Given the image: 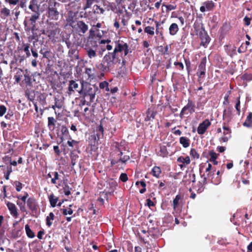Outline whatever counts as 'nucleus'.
I'll use <instances>...</instances> for the list:
<instances>
[{"mask_svg": "<svg viewBox=\"0 0 252 252\" xmlns=\"http://www.w3.org/2000/svg\"><path fill=\"white\" fill-rule=\"evenodd\" d=\"M193 27L195 32V34L197 35L205 31L203 24L200 21L196 20L194 23Z\"/></svg>", "mask_w": 252, "mask_h": 252, "instance_id": "obj_9", "label": "nucleus"}, {"mask_svg": "<svg viewBox=\"0 0 252 252\" xmlns=\"http://www.w3.org/2000/svg\"><path fill=\"white\" fill-rule=\"evenodd\" d=\"M160 24L158 22H156V33L157 34H160V35H162V32L159 31V26Z\"/></svg>", "mask_w": 252, "mask_h": 252, "instance_id": "obj_52", "label": "nucleus"}, {"mask_svg": "<svg viewBox=\"0 0 252 252\" xmlns=\"http://www.w3.org/2000/svg\"><path fill=\"white\" fill-rule=\"evenodd\" d=\"M99 87L101 89H105L106 91H109L108 83L106 81H103L99 84Z\"/></svg>", "mask_w": 252, "mask_h": 252, "instance_id": "obj_44", "label": "nucleus"}, {"mask_svg": "<svg viewBox=\"0 0 252 252\" xmlns=\"http://www.w3.org/2000/svg\"><path fill=\"white\" fill-rule=\"evenodd\" d=\"M169 31L170 35H175L179 31L178 25L176 23H172L169 28Z\"/></svg>", "mask_w": 252, "mask_h": 252, "instance_id": "obj_21", "label": "nucleus"}, {"mask_svg": "<svg viewBox=\"0 0 252 252\" xmlns=\"http://www.w3.org/2000/svg\"><path fill=\"white\" fill-rule=\"evenodd\" d=\"M7 207L10 212V214L14 218H17L18 214L17 212V209L15 205L12 203L8 202L6 204Z\"/></svg>", "mask_w": 252, "mask_h": 252, "instance_id": "obj_15", "label": "nucleus"}, {"mask_svg": "<svg viewBox=\"0 0 252 252\" xmlns=\"http://www.w3.org/2000/svg\"><path fill=\"white\" fill-rule=\"evenodd\" d=\"M196 74L198 76L197 81L200 85H201L206 74V60H202L200 63Z\"/></svg>", "mask_w": 252, "mask_h": 252, "instance_id": "obj_4", "label": "nucleus"}, {"mask_svg": "<svg viewBox=\"0 0 252 252\" xmlns=\"http://www.w3.org/2000/svg\"><path fill=\"white\" fill-rule=\"evenodd\" d=\"M126 43H124L122 41L118 40L115 42V46L114 51L111 52L116 56H118V53L121 52L124 49Z\"/></svg>", "mask_w": 252, "mask_h": 252, "instance_id": "obj_8", "label": "nucleus"}, {"mask_svg": "<svg viewBox=\"0 0 252 252\" xmlns=\"http://www.w3.org/2000/svg\"><path fill=\"white\" fill-rule=\"evenodd\" d=\"M78 142L74 140H71V141H67V144L69 147L72 148L74 147V149L73 151H75L79 148Z\"/></svg>", "mask_w": 252, "mask_h": 252, "instance_id": "obj_31", "label": "nucleus"}, {"mask_svg": "<svg viewBox=\"0 0 252 252\" xmlns=\"http://www.w3.org/2000/svg\"><path fill=\"white\" fill-rule=\"evenodd\" d=\"M29 8L33 12H39V7L38 5H29Z\"/></svg>", "mask_w": 252, "mask_h": 252, "instance_id": "obj_53", "label": "nucleus"}, {"mask_svg": "<svg viewBox=\"0 0 252 252\" xmlns=\"http://www.w3.org/2000/svg\"><path fill=\"white\" fill-rule=\"evenodd\" d=\"M154 30V27L148 26L145 28L144 31V32L147 33L148 34L153 36L155 33Z\"/></svg>", "mask_w": 252, "mask_h": 252, "instance_id": "obj_32", "label": "nucleus"}, {"mask_svg": "<svg viewBox=\"0 0 252 252\" xmlns=\"http://www.w3.org/2000/svg\"><path fill=\"white\" fill-rule=\"evenodd\" d=\"M85 50L87 55L90 60L94 59L97 57L96 50L87 46L85 48Z\"/></svg>", "mask_w": 252, "mask_h": 252, "instance_id": "obj_14", "label": "nucleus"}, {"mask_svg": "<svg viewBox=\"0 0 252 252\" xmlns=\"http://www.w3.org/2000/svg\"><path fill=\"white\" fill-rule=\"evenodd\" d=\"M240 97H239L237 98V102L235 105V108L237 110V111H238V114H240Z\"/></svg>", "mask_w": 252, "mask_h": 252, "instance_id": "obj_58", "label": "nucleus"}, {"mask_svg": "<svg viewBox=\"0 0 252 252\" xmlns=\"http://www.w3.org/2000/svg\"><path fill=\"white\" fill-rule=\"evenodd\" d=\"M71 188L68 185L65 184L63 188V192L65 195H69L71 194Z\"/></svg>", "mask_w": 252, "mask_h": 252, "instance_id": "obj_42", "label": "nucleus"}, {"mask_svg": "<svg viewBox=\"0 0 252 252\" xmlns=\"http://www.w3.org/2000/svg\"><path fill=\"white\" fill-rule=\"evenodd\" d=\"M165 6L167 9V11H171L172 10H174L176 8V6L172 5V4H169V5H165L164 4H162V6Z\"/></svg>", "mask_w": 252, "mask_h": 252, "instance_id": "obj_50", "label": "nucleus"}, {"mask_svg": "<svg viewBox=\"0 0 252 252\" xmlns=\"http://www.w3.org/2000/svg\"><path fill=\"white\" fill-rule=\"evenodd\" d=\"M68 54L70 55H74L76 59H78V52L74 48H70L68 51Z\"/></svg>", "mask_w": 252, "mask_h": 252, "instance_id": "obj_46", "label": "nucleus"}, {"mask_svg": "<svg viewBox=\"0 0 252 252\" xmlns=\"http://www.w3.org/2000/svg\"><path fill=\"white\" fill-rule=\"evenodd\" d=\"M6 111V108L2 105H0V117L3 116Z\"/></svg>", "mask_w": 252, "mask_h": 252, "instance_id": "obj_55", "label": "nucleus"}, {"mask_svg": "<svg viewBox=\"0 0 252 252\" xmlns=\"http://www.w3.org/2000/svg\"><path fill=\"white\" fill-rule=\"evenodd\" d=\"M56 120L53 117L48 118V126L50 131H54L55 128Z\"/></svg>", "mask_w": 252, "mask_h": 252, "instance_id": "obj_17", "label": "nucleus"}, {"mask_svg": "<svg viewBox=\"0 0 252 252\" xmlns=\"http://www.w3.org/2000/svg\"><path fill=\"white\" fill-rule=\"evenodd\" d=\"M168 153L167 152L166 147L165 146L160 147V151L159 154L160 156L164 157L167 156Z\"/></svg>", "mask_w": 252, "mask_h": 252, "instance_id": "obj_37", "label": "nucleus"}, {"mask_svg": "<svg viewBox=\"0 0 252 252\" xmlns=\"http://www.w3.org/2000/svg\"><path fill=\"white\" fill-rule=\"evenodd\" d=\"M23 47H24L23 50L26 53V57L29 58L31 56V53H30V52L29 50L30 44L28 43H27V44L24 43Z\"/></svg>", "mask_w": 252, "mask_h": 252, "instance_id": "obj_40", "label": "nucleus"}, {"mask_svg": "<svg viewBox=\"0 0 252 252\" xmlns=\"http://www.w3.org/2000/svg\"><path fill=\"white\" fill-rule=\"evenodd\" d=\"M232 110L231 108H228L225 109L223 113V119L226 120L228 122L230 121L231 119Z\"/></svg>", "mask_w": 252, "mask_h": 252, "instance_id": "obj_20", "label": "nucleus"}, {"mask_svg": "<svg viewBox=\"0 0 252 252\" xmlns=\"http://www.w3.org/2000/svg\"><path fill=\"white\" fill-rule=\"evenodd\" d=\"M244 21L245 22V25L246 26H249L251 23V19L248 17L247 16H246L244 19Z\"/></svg>", "mask_w": 252, "mask_h": 252, "instance_id": "obj_63", "label": "nucleus"}, {"mask_svg": "<svg viewBox=\"0 0 252 252\" xmlns=\"http://www.w3.org/2000/svg\"><path fill=\"white\" fill-rule=\"evenodd\" d=\"M189 154L193 159H198L200 158L199 154L195 149H191Z\"/></svg>", "mask_w": 252, "mask_h": 252, "instance_id": "obj_33", "label": "nucleus"}, {"mask_svg": "<svg viewBox=\"0 0 252 252\" xmlns=\"http://www.w3.org/2000/svg\"><path fill=\"white\" fill-rule=\"evenodd\" d=\"M96 1H97V0H86V2L83 9L85 10L88 8H91L94 2Z\"/></svg>", "mask_w": 252, "mask_h": 252, "instance_id": "obj_38", "label": "nucleus"}, {"mask_svg": "<svg viewBox=\"0 0 252 252\" xmlns=\"http://www.w3.org/2000/svg\"><path fill=\"white\" fill-rule=\"evenodd\" d=\"M152 174L157 178H159L161 173L160 168L158 166H154L151 171Z\"/></svg>", "mask_w": 252, "mask_h": 252, "instance_id": "obj_26", "label": "nucleus"}, {"mask_svg": "<svg viewBox=\"0 0 252 252\" xmlns=\"http://www.w3.org/2000/svg\"><path fill=\"white\" fill-rule=\"evenodd\" d=\"M55 105H53L52 107L53 109H55V108H61L63 106V102L62 101L59 99L58 98H55Z\"/></svg>", "mask_w": 252, "mask_h": 252, "instance_id": "obj_35", "label": "nucleus"}, {"mask_svg": "<svg viewBox=\"0 0 252 252\" xmlns=\"http://www.w3.org/2000/svg\"><path fill=\"white\" fill-rule=\"evenodd\" d=\"M218 154L215 153L214 151H211L209 153V156H210V161H212L217 159Z\"/></svg>", "mask_w": 252, "mask_h": 252, "instance_id": "obj_45", "label": "nucleus"}, {"mask_svg": "<svg viewBox=\"0 0 252 252\" xmlns=\"http://www.w3.org/2000/svg\"><path fill=\"white\" fill-rule=\"evenodd\" d=\"M52 174L54 178L51 179V183L53 184H56L57 180L59 179V175L57 172H52Z\"/></svg>", "mask_w": 252, "mask_h": 252, "instance_id": "obj_41", "label": "nucleus"}, {"mask_svg": "<svg viewBox=\"0 0 252 252\" xmlns=\"http://www.w3.org/2000/svg\"><path fill=\"white\" fill-rule=\"evenodd\" d=\"M34 13L32 15L30 20H37L39 18L40 13L39 12H34Z\"/></svg>", "mask_w": 252, "mask_h": 252, "instance_id": "obj_51", "label": "nucleus"}, {"mask_svg": "<svg viewBox=\"0 0 252 252\" xmlns=\"http://www.w3.org/2000/svg\"><path fill=\"white\" fill-rule=\"evenodd\" d=\"M211 125V122L209 120L206 119L200 123L197 128V132L199 134H203L207 128Z\"/></svg>", "mask_w": 252, "mask_h": 252, "instance_id": "obj_6", "label": "nucleus"}, {"mask_svg": "<svg viewBox=\"0 0 252 252\" xmlns=\"http://www.w3.org/2000/svg\"><path fill=\"white\" fill-rule=\"evenodd\" d=\"M82 99L81 100V103H82V105H85V104H86L87 105H91V103L92 102H91L90 100L89 101H87L86 100V98H84V96H83V95H82Z\"/></svg>", "mask_w": 252, "mask_h": 252, "instance_id": "obj_60", "label": "nucleus"}, {"mask_svg": "<svg viewBox=\"0 0 252 252\" xmlns=\"http://www.w3.org/2000/svg\"><path fill=\"white\" fill-rule=\"evenodd\" d=\"M37 30L36 25L35 26H32L31 28V31L32 33V34L33 35V37L32 39H34L36 36H37V34L35 33V31Z\"/></svg>", "mask_w": 252, "mask_h": 252, "instance_id": "obj_61", "label": "nucleus"}, {"mask_svg": "<svg viewBox=\"0 0 252 252\" xmlns=\"http://www.w3.org/2000/svg\"><path fill=\"white\" fill-rule=\"evenodd\" d=\"M49 199L51 206L52 207H55L58 200V197H55L53 194H52L49 196Z\"/></svg>", "mask_w": 252, "mask_h": 252, "instance_id": "obj_29", "label": "nucleus"}, {"mask_svg": "<svg viewBox=\"0 0 252 252\" xmlns=\"http://www.w3.org/2000/svg\"><path fill=\"white\" fill-rule=\"evenodd\" d=\"M94 13L95 14H103L104 10L97 5H94L93 7Z\"/></svg>", "mask_w": 252, "mask_h": 252, "instance_id": "obj_34", "label": "nucleus"}, {"mask_svg": "<svg viewBox=\"0 0 252 252\" xmlns=\"http://www.w3.org/2000/svg\"><path fill=\"white\" fill-rule=\"evenodd\" d=\"M223 129L224 130V131L223 132V134L224 135L229 134L230 133V129L228 127L223 126Z\"/></svg>", "mask_w": 252, "mask_h": 252, "instance_id": "obj_64", "label": "nucleus"}, {"mask_svg": "<svg viewBox=\"0 0 252 252\" xmlns=\"http://www.w3.org/2000/svg\"><path fill=\"white\" fill-rule=\"evenodd\" d=\"M214 172H209L207 173L206 177H207L210 183L215 185H219L221 182V178L220 177H217L216 179L214 180Z\"/></svg>", "mask_w": 252, "mask_h": 252, "instance_id": "obj_12", "label": "nucleus"}, {"mask_svg": "<svg viewBox=\"0 0 252 252\" xmlns=\"http://www.w3.org/2000/svg\"><path fill=\"white\" fill-rule=\"evenodd\" d=\"M17 204L19 206V207H20V210L22 211V212H25L26 209V207H25V203L23 202H21L20 201H17Z\"/></svg>", "mask_w": 252, "mask_h": 252, "instance_id": "obj_47", "label": "nucleus"}, {"mask_svg": "<svg viewBox=\"0 0 252 252\" xmlns=\"http://www.w3.org/2000/svg\"><path fill=\"white\" fill-rule=\"evenodd\" d=\"M120 179L123 182H126L128 180V177L126 173H122L120 177Z\"/></svg>", "mask_w": 252, "mask_h": 252, "instance_id": "obj_54", "label": "nucleus"}, {"mask_svg": "<svg viewBox=\"0 0 252 252\" xmlns=\"http://www.w3.org/2000/svg\"><path fill=\"white\" fill-rule=\"evenodd\" d=\"M1 17L2 19H5L10 15V10L6 8L3 7L0 11Z\"/></svg>", "mask_w": 252, "mask_h": 252, "instance_id": "obj_24", "label": "nucleus"}, {"mask_svg": "<svg viewBox=\"0 0 252 252\" xmlns=\"http://www.w3.org/2000/svg\"><path fill=\"white\" fill-rule=\"evenodd\" d=\"M76 30L80 35L84 34L88 29V26L82 21H78L76 24Z\"/></svg>", "mask_w": 252, "mask_h": 252, "instance_id": "obj_7", "label": "nucleus"}, {"mask_svg": "<svg viewBox=\"0 0 252 252\" xmlns=\"http://www.w3.org/2000/svg\"><path fill=\"white\" fill-rule=\"evenodd\" d=\"M61 210L64 216L67 215V214L71 215L73 213V210L70 208L68 209H62Z\"/></svg>", "mask_w": 252, "mask_h": 252, "instance_id": "obj_49", "label": "nucleus"}, {"mask_svg": "<svg viewBox=\"0 0 252 252\" xmlns=\"http://www.w3.org/2000/svg\"><path fill=\"white\" fill-rule=\"evenodd\" d=\"M121 59L111 52H108L102 59L99 68L103 72L110 71L115 67L117 63H120Z\"/></svg>", "mask_w": 252, "mask_h": 252, "instance_id": "obj_1", "label": "nucleus"}, {"mask_svg": "<svg viewBox=\"0 0 252 252\" xmlns=\"http://www.w3.org/2000/svg\"><path fill=\"white\" fill-rule=\"evenodd\" d=\"M206 8V9L208 11L212 10L215 6L214 3L212 1H208L203 3Z\"/></svg>", "mask_w": 252, "mask_h": 252, "instance_id": "obj_36", "label": "nucleus"}, {"mask_svg": "<svg viewBox=\"0 0 252 252\" xmlns=\"http://www.w3.org/2000/svg\"><path fill=\"white\" fill-rule=\"evenodd\" d=\"M70 158L72 165L71 168H72L73 166L76 164V160L79 158V156L75 153V151H72L70 153Z\"/></svg>", "mask_w": 252, "mask_h": 252, "instance_id": "obj_25", "label": "nucleus"}, {"mask_svg": "<svg viewBox=\"0 0 252 252\" xmlns=\"http://www.w3.org/2000/svg\"><path fill=\"white\" fill-rule=\"evenodd\" d=\"M243 125L244 126L252 128V113H250L247 117V118Z\"/></svg>", "mask_w": 252, "mask_h": 252, "instance_id": "obj_23", "label": "nucleus"}, {"mask_svg": "<svg viewBox=\"0 0 252 252\" xmlns=\"http://www.w3.org/2000/svg\"><path fill=\"white\" fill-rule=\"evenodd\" d=\"M54 215L53 213L51 212L50 213L48 216H47L46 218V225L48 227H50L51 225L52 224V220H54Z\"/></svg>", "mask_w": 252, "mask_h": 252, "instance_id": "obj_28", "label": "nucleus"}, {"mask_svg": "<svg viewBox=\"0 0 252 252\" xmlns=\"http://www.w3.org/2000/svg\"><path fill=\"white\" fill-rule=\"evenodd\" d=\"M129 156L128 155H125L123 157H121L119 159L115 160L114 159H112L111 160V166H113L115 164H117L118 166L120 165V163H126V162L129 159Z\"/></svg>", "mask_w": 252, "mask_h": 252, "instance_id": "obj_13", "label": "nucleus"}, {"mask_svg": "<svg viewBox=\"0 0 252 252\" xmlns=\"http://www.w3.org/2000/svg\"><path fill=\"white\" fill-rule=\"evenodd\" d=\"M25 230L27 236L29 238H32L35 237L34 233L31 229L28 224L25 225Z\"/></svg>", "mask_w": 252, "mask_h": 252, "instance_id": "obj_30", "label": "nucleus"}, {"mask_svg": "<svg viewBox=\"0 0 252 252\" xmlns=\"http://www.w3.org/2000/svg\"><path fill=\"white\" fill-rule=\"evenodd\" d=\"M61 132L63 135H67L68 134V130L67 127L65 126H62L61 128Z\"/></svg>", "mask_w": 252, "mask_h": 252, "instance_id": "obj_48", "label": "nucleus"}, {"mask_svg": "<svg viewBox=\"0 0 252 252\" xmlns=\"http://www.w3.org/2000/svg\"><path fill=\"white\" fill-rule=\"evenodd\" d=\"M146 116L145 118V121H149L151 120L154 119L155 118V116L157 114V112H155L152 110H151L150 108H149L146 113Z\"/></svg>", "mask_w": 252, "mask_h": 252, "instance_id": "obj_18", "label": "nucleus"}, {"mask_svg": "<svg viewBox=\"0 0 252 252\" xmlns=\"http://www.w3.org/2000/svg\"><path fill=\"white\" fill-rule=\"evenodd\" d=\"M79 88L78 84L75 81L72 80L69 81V86L67 90V94L69 95H71L74 93L75 90L77 92L78 91L77 89Z\"/></svg>", "mask_w": 252, "mask_h": 252, "instance_id": "obj_10", "label": "nucleus"}, {"mask_svg": "<svg viewBox=\"0 0 252 252\" xmlns=\"http://www.w3.org/2000/svg\"><path fill=\"white\" fill-rule=\"evenodd\" d=\"M242 78L244 80L251 81L252 80V75L251 74L245 73L243 75Z\"/></svg>", "mask_w": 252, "mask_h": 252, "instance_id": "obj_56", "label": "nucleus"}, {"mask_svg": "<svg viewBox=\"0 0 252 252\" xmlns=\"http://www.w3.org/2000/svg\"><path fill=\"white\" fill-rule=\"evenodd\" d=\"M177 162L184 164L188 165L190 162V159L189 156H187L185 158L181 156L177 158Z\"/></svg>", "mask_w": 252, "mask_h": 252, "instance_id": "obj_27", "label": "nucleus"}, {"mask_svg": "<svg viewBox=\"0 0 252 252\" xmlns=\"http://www.w3.org/2000/svg\"><path fill=\"white\" fill-rule=\"evenodd\" d=\"M180 143L185 148H187L189 146L190 140L186 137H181L180 138Z\"/></svg>", "mask_w": 252, "mask_h": 252, "instance_id": "obj_22", "label": "nucleus"}, {"mask_svg": "<svg viewBox=\"0 0 252 252\" xmlns=\"http://www.w3.org/2000/svg\"><path fill=\"white\" fill-rule=\"evenodd\" d=\"M148 233L150 235L152 236L154 239H157L161 235L159 230L157 228H151L148 231Z\"/></svg>", "mask_w": 252, "mask_h": 252, "instance_id": "obj_19", "label": "nucleus"}, {"mask_svg": "<svg viewBox=\"0 0 252 252\" xmlns=\"http://www.w3.org/2000/svg\"><path fill=\"white\" fill-rule=\"evenodd\" d=\"M16 185V189L17 191H20L22 189L23 186L22 184L20 182L16 181L15 183Z\"/></svg>", "mask_w": 252, "mask_h": 252, "instance_id": "obj_57", "label": "nucleus"}, {"mask_svg": "<svg viewBox=\"0 0 252 252\" xmlns=\"http://www.w3.org/2000/svg\"><path fill=\"white\" fill-rule=\"evenodd\" d=\"M26 2L27 0H21L19 2L18 5H17L14 9V10H17L19 7H21L22 8H25L26 7Z\"/></svg>", "mask_w": 252, "mask_h": 252, "instance_id": "obj_43", "label": "nucleus"}, {"mask_svg": "<svg viewBox=\"0 0 252 252\" xmlns=\"http://www.w3.org/2000/svg\"><path fill=\"white\" fill-rule=\"evenodd\" d=\"M41 1L42 0H32L30 2V5H38V3H40Z\"/></svg>", "mask_w": 252, "mask_h": 252, "instance_id": "obj_62", "label": "nucleus"}, {"mask_svg": "<svg viewBox=\"0 0 252 252\" xmlns=\"http://www.w3.org/2000/svg\"><path fill=\"white\" fill-rule=\"evenodd\" d=\"M27 206L32 211L37 210V204L35 199L33 197L28 198L27 201Z\"/></svg>", "mask_w": 252, "mask_h": 252, "instance_id": "obj_16", "label": "nucleus"}, {"mask_svg": "<svg viewBox=\"0 0 252 252\" xmlns=\"http://www.w3.org/2000/svg\"><path fill=\"white\" fill-rule=\"evenodd\" d=\"M201 40V44L205 47L210 41V37L206 31L203 32L198 35Z\"/></svg>", "mask_w": 252, "mask_h": 252, "instance_id": "obj_11", "label": "nucleus"}, {"mask_svg": "<svg viewBox=\"0 0 252 252\" xmlns=\"http://www.w3.org/2000/svg\"><path fill=\"white\" fill-rule=\"evenodd\" d=\"M181 199V196L177 195L173 201V207L175 210L178 206L179 203V201Z\"/></svg>", "mask_w": 252, "mask_h": 252, "instance_id": "obj_39", "label": "nucleus"}, {"mask_svg": "<svg viewBox=\"0 0 252 252\" xmlns=\"http://www.w3.org/2000/svg\"><path fill=\"white\" fill-rule=\"evenodd\" d=\"M195 106L194 103L191 99H188L187 104L183 108L180 113V117H182L187 111L190 113L194 112Z\"/></svg>", "mask_w": 252, "mask_h": 252, "instance_id": "obj_5", "label": "nucleus"}, {"mask_svg": "<svg viewBox=\"0 0 252 252\" xmlns=\"http://www.w3.org/2000/svg\"><path fill=\"white\" fill-rule=\"evenodd\" d=\"M97 90L98 88L95 85H92L83 81L81 83V88L79 91H77V92L84 98H87L91 102H93Z\"/></svg>", "mask_w": 252, "mask_h": 252, "instance_id": "obj_2", "label": "nucleus"}, {"mask_svg": "<svg viewBox=\"0 0 252 252\" xmlns=\"http://www.w3.org/2000/svg\"><path fill=\"white\" fill-rule=\"evenodd\" d=\"M61 4L56 1L55 0H51L49 3L47 9V17L52 20L57 21L59 17L60 12L58 11V8Z\"/></svg>", "mask_w": 252, "mask_h": 252, "instance_id": "obj_3", "label": "nucleus"}, {"mask_svg": "<svg viewBox=\"0 0 252 252\" xmlns=\"http://www.w3.org/2000/svg\"><path fill=\"white\" fill-rule=\"evenodd\" d=\"M189 176L190 180H191L192 183L195 182V174L193 173V171H191L190 173L189 174Z\"/></svg>", "mask_w": 252, "mask_h": 252, "instance_id": "obj_59", "label": "nucleus"}]
</instances>
